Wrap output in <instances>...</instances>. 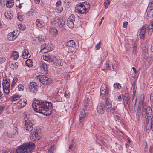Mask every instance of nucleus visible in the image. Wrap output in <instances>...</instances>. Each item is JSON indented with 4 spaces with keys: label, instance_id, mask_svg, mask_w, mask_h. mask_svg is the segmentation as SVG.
Here are the masks:
<instances>
[{
    "label": "nucleus",
    "instance_id": "0e129e2a",
    "mask_svg": "<svg viewBox=\"0 0 153 153\" xmlns=\"http://www.w3.org/2000/svg\"><path fill=\"white\" fill-rule=\"evenodd\" d=\"M3 110V107L2 106L0 105V114L2 113Z\"/></svg>",
    "mask_w": 153,
    "mask_h": 153
},
{
    "label": "nucleus",
    "instance_id": "6ab92c4d",
    "mask_svg": "<svg viewBox=\"0 0 153 153\" xmlns=\"http://www.w3.org/2000/svg\"><path fill=\"white\" fill-rule=\"evenodd\" d=\"M36 26L39 28H42L45 25V22L43 20L39 19L36 20Z\"/></svg>",
    "mask_w": 153,
    "mask_h": 153
},
{
    "label": "nucleus",
    "instance_id": "7ed1b4c3",
    "mask_svg": "<svg viewBox=\"0 0 153 153\" xmlns=\"http://www.w3.org/2000/svg\"><path fill=\"white\" fill-rule=\"evenodd\" d=\"M35 144L30 142L19 146L16 150V153H30L34 149Z\"/></svg>",
    "mask_w": 153,
    "mask_h": 153
},
{
    "label": "nucleus",
    "instance_id": "f03ea898",
    "mask_svg": "<svg viewBox=\"0 0 153 153\" xmlns=\"http://www.w3.org/2000/svg\"><path fill=\"white\" fill-rule=\"evenodd\" d=\"M142 106L143 117L145 118L147 116L146 122V131L149 133L151 130L153 131V121L151 117L152 110L149 107H147L145 103H143Z\"/></svg>",
    "mask_w": 153,
    "mask_h": 153
},
{
    "label": "nucleus",
    "instance_id": "e2e57ef3",
    "mask_svg": "<svg viewBox=\"0 0 153 153\" xmlns=\"http://www.w3.org/2000/svg\"><path fill=\"white\" fill-rule=\"evenodd\" d=\"M153 4V0H150V3H149L148 5L149 7H151L152 6V5Z\"/></svg>",
    "mask_w": 153,
    "mask_h": 153
},
{
    "label": "nucleus",
    "instance_id": "4d7b16f0",
    "mask_svg": "<svg viewBox=\"0 0 153 153\" xmlns=\"http://www.w3.org/2000/svg\"><path fill=\"white\" fill-rule=\"evenodd\" d=\"M61 2L60 0L58 1L56 3V7H59L62 6L61 5Z\"/></svg>",
    "mask_w": 153,
    "mask_h": 153
},
{
    "label": "nucleus",
    "instance_id": "ea45409f",
    "mask_svg": "<svg viewBox=\"0 0 153 153\" xmlns=\"http://www.w3.org/2000/svg\"><path fill=\"white\" fill-rule=\"evenodd\" d=\"M17 18L20 21H22L24 18V16L21 13H18L17 14Z\"/></svg>",
    "mask_w": 153,
    "mask_h": 153
},
{
    "label": "nucleus",
    "instance_id": "b1692460",
    "mask_svg": "<svg viewBox=\"0 0 153 153\" xmlns=\"http://www.w3.org/2000/svg\"><path fill=\"white\" fill-rule=\"evenodd\" d=\"M52 61L55 63V64L58 66H62V62L61 60L60 59H57L56 57H54Z\"/></svg>",
    "mask_w": 153,
    "mask_h": 153
},
{
    "label": "nucleus",
    "instance_id": "37998d69",
    "mask_svg": "<svg viewBox=\"0 0 153 153\" xmlns=\"http://www.w3.org/2000/svg\"><path fill=\"white\" fill-rule=\"evenodd\" d=\"M18 26L19 29L21 30H23L25 28V27L23 24H19Z\"/></svg>",
    "mask_w": 153,
    "mask_h": 153
},
{
    "label": "nucleus",
    "instance_id": "9b49d317",
    "mask_svg": "<svg viewBox=\"0 0 153 153\" xmlns=\"http://www.w3.org/2000/svg\"><path fill=\"white\" fill-rule=\"evenodd\" d=\"M75 17L74 15H71L67 21V26L70 28H73L74 27V22L75 20Z\"/></svg>",
    "mask_w": 153,
    "mask_h": 153
},
{
    "label": "nucleus",
    "instance_id": "1a4fd4ad",
    "mask_svg": "<svg viewBox=\"0 0 153 153\" xmlns=\"http://www.w3.org/2000/svg\"><path fill=\"white\" fill-rule=\"evenodd\" d=\"M100 95L102 99H106L108 94V90L107 88L106 85L105 84H102L101 86L100 90Z\"/></svg>",
    "mask_w": 153,
    "mask_h": 153
},
{
    "label": "nucleus",
    "instance_id": "a211bd4d",
    "mask_svg": "<svg viewBox=\"0 0 153 153\" xmlns=\"http://www.w3.org/2000/svg\"><path fill=\"white\" fill-rule=\"evenodd\" d=\"M48 30L49 33L53 37H55L58 33L57 29L54 27H49Z\"/></svg>",
    "mask_w": 153,
    "mask_h": 153
},
{
    "label": "nucleus",
    "instance_id": "473e14b6",
    "mask_svg": "<svg viewBox=\"0 0 153 153\" xmlns=\"http://www.w3.org/2000/svg\"><path fill=\"white\" fill-rule=\"evenodd\" d=\"M58 22H59V18L57 16H55L51 20V23L52 24H55Z\"/></svg>",
    "mask_w": 153,
    "mask_h": 153
},
{
    "label": "nucleus",
    "instance_id": "c756f323",
    "mask_svg": "<svg viewBox=\"0 0 153 153\" xmlns=\"http://www.w3.org/2000/svg\"><path fill=\"white\" fill-rule=\"evenodd\" d=\"M106 103L107 105V109L112 107V101L109 98L106 99Z\"/></svg>",
    "mask_w": 153,
    "mask_h": 153
},
{
    "label": "nucleus",
    "instance_id": "0eeeda50",
    "mask_svg": "<svg viewBox=\"0 0 153 153\" xmlns=\"http://www.w3.org/2000/svg\"><path fill=\"white\" fill-rule=\"evenodd\" d=\"M36 78L40 82L44 85H47L52 82V79L44 75H39L36 76Z\"/></svg>",
    "mask_w": 153,
    "mask_h": 153
},
{
    "label": "nucleus",
    "instance_id": "69168bd1",
    "mask_svg": "<svg viewBox=\"0 0 153 153\" xmlns=\"http://www.w3.org/2000/svg\"><path fill=\"white\" fill-rule=\"evenodd\" d=\"M4 97L3 94L1 91H0V100L2 99Z\"/></svg>",
    "mask_w": 153,
    "mask_h": 153
},
{
    "label": "nucleus",
    "instance_id": "393cba45",
    "mask_svg": "<svg viewBox=\"0 0 153 153\" xmlns=\"http://www.w3.org/2000/svg\"><path fill=\"white\" fill-rule=\"evenodd\" d=\"M9 66L12 69L16 68L18 66V63L15 62H10L9 63Z\"/></svg>",
    "mask_w": 153,
    "mask_h": 153
},
{
    "label": "nucleus",
    "instance_id": "f704fd0d",
    "mask_svg": "<svg viewBox=\"0 0 153 153\" xmlns=\"http://www.w3.org/2000/svg\"><path fill=\"white\" fill-rule=\"evenodd\" d=\"M65 20L63 19H59L58 24L60 27H62L65 25Z\"/></svg>",
    "mask_w": 153,
    "mask_h": 153
},
{
    "label": "nucleus",
    "instance_id": "4c0bfd02",
    "mask_svg": "<svg viewBox=\"0 0 153 153\" xmlns=\"http://www.w3.org/2000/svg\"><path fill=\"white\" fill-rule=\"evenodd\" d=\"M116 108L114 107H111L107 108V111L108 112H110V114H113L115 112Z\"/></svg>",
    "mask_w": 153,
    "mask_h": 153
},
{
    "label": "nucleus",
    "instance_id": "9d476101",
    "mask_svg": "<svg viewBox=\"0 0 153 153\" xmlns=\"http://www.w3.org/2000/svg\"><path fill=\"white\" fill-rule=\"evenodd\" d=\"M2 85L3 91L6 94H8L10 92V85L7 79H3Z\"/></svg>",
    "mask_w": 153,
    "mask_h": 153
},
{
    "label": "nucleus",
    "instance_id": "3c124183",
    "mask_svg": "<svg viewBox=\"0 0 153 153\" xmlns=\"http://www.w3.org/2000/svg\"><path fill=\"white\" fill-rule=\"evenodd\" d=\"M147 14L149 15V17H151V16H153V9H151L150 11H148Z\"/></svg>",
    "mask_w": 153,
    "mask_h": 153
},
{
    "label": "nucleus",
    "instance_id": "79ce46f5",
    "mask_svg": "<svg viewBox=\"0 0 153 153\" xmlns=\"http://www.w3.org/2000/svg\"><path fill=\"white\" fill-rule=\"evenodd\" d=\"M5 15L6 17L9 19H10L13 17L12 14L10 12L9 13H5Z\"/></svg>",
    "mask_w": 153,
    "mask_h": 153
},
{
    "label": "nucleus",
    "instance_id": "c85d7f7f",
    "mask_svg": "<svg viewBox=\"0 0 153 153\" xmlns=\"http://www.w3.org/2000/svg\"><path fill=\"white\" fill-rule=\"evenodd\" d=\"M143 112L141 111L140 109H137V113L136 114L137 118L138 120H140L142 117H143Z\"/></svg>",
    "mask_w": 153,
    "mask_h": 153
},
{
    "label": "nucleus",
    "instance_id": "cd10ccee",
    "mask_svg": "<svg viewBox=\"0 0 153 153\" xmlns=\"http://www.w3.org/2000/svg\"><path fill=\"white\" fill-rule=\"evenodd\" d=\"M66 45L69 47H74L75 46V43L73 40H70L67 42Z\"/></svg>",
    "mask_w": 153,
    "mask_h": 153
},
{
    "label": "nucleus",
    "instance_id": "c03bdc74",
    "mask_svg": "<svg viewBox=\"0 0 153 153\" xmlns=\"http://www.w3.org/2000/svg\"><path fill=\"white\" fill-rule=\"evenodd\" d=\"M17 80L18 79L17 78L15 77L13 79L11 84V87L13 88L15 84L17 82Z\"/></svg>",
    "mask_w": 153,
    "mask_h": 153
},
{
    "label": "nucleus",
    "instance_id": "052dcab7",
    "mask_svg": "<svg viewBox=\"0 0 153 153\" xmlns=\"http://www.w3.org/2000/svg\"><path fill=\"white\" fill-rule=\"evenodd\" d=\"M110 0H106L105 1L104 4H106V5H108L110 4Z\"/></svg>",
    "mask_w": 153,
    "mask_h": 153
},
{
    "label": "nucleus",
    "instance_id": "dca6fc26",
    "mask_svg": "<svg viewBox=\"0 0 153 153\" xmlns=\"http://www.w3.org/2000/svg\"><path fill=\"white\" fill-rule=\"evenodd\" d=\"M29 86V89L31 91L34 93H36L37 91V85L36 83L34 82H30Z\"/></svg>",
    "mask_w": 153,
    "mask_h": 153
},
{
    "label": "nucleus",
    "instance_id": "09e8293b",
    "mask_svg": "<svg viewBox=\"0 0 153 153\" xmlns=\"http://www.w3.org/2000/svg\"><path fill=\"white\" fill-rule=\"evenodd\" d=\"M28 13L29 16H32L34 15L35 13L33 10H31L28 12Z\"/></svg>",
    "mask_w": 153,
    "mask_h": 153
},
{
    "label": "nucleus",
    "instance_id": "e433bc0d",
    "mask_svg": "<svg viewBox=\"0 0 153 153\" xmlns=\"http://www.w3.org/2000/svg\"><path fill=\"white\" fill-rule=\"evenodd\" d=\"M18 134V129L16 127H14L11 131L12 135H15Z\"/></svg>",
    "mask_w": 153,
    "mask_h": 153
},
{
    "label": "nucleus",
    "instance_id": "a19ab883",
    "mask_svg": "<svg viewBox=\"0 0 153 153\" xmlns=\"http://www.w3.org/2000/svg\"><path fill=\"white\" fill-rule=\"evenodd\" d=\"M69 149L73 152H74L76 150V148L74 144H72L69 146Z\"/></svg>",
    "mask_w": 153,
    "mask_h": 153
},
{
    "label": "nucleus",
    "instance_id": "423d86ee",
    "mask_svg": "<svg viewBox=\"0 0 153 153\" xmlns=\"http://www.w3.org/2000/svg\"><path fill=\"white\" fill-rule=\"evenodd\" d=\"M30 120L29 114L28 113H25L24 117V120L25 122V128L26 130L30 131L33 129V124Z\"/></svg>",
    "mask_w": 153,
    "mask_h": 153
},
{
    "label": "nucleus",
    "instance_id": "20e7f679",
    "mask_svg": "<svg viewBox=\"0 0 153 153\" xmlns=\"http://www.w3.org/2000/svg\"><path fill=\"white\" fill-rule=\"evenodd\" d=\"M146 29H148L149 34H151L153 31V20L152 19L150 21V25H145L141 29H139L138 30L137 34L140 35V38L143 40H144V37Z\"/></svg>",
    "mask_w": 153,
    "mask_h": 153
},
{
    "label": "nucleus",
    "instance_id": "c9c22d12",
    "mask_svg": "<svg viewBox=\"0 0 153 153\" xmlns=\"http://www.w3.org/2000/svg\"><path fill=\"white\" fill-rule=\"evenodd\" d=\"M25 64L26 66L31 67L33 66V62L32 60L30 59H28L26 60L25 62Z\"/></svg>",
    "mask_w": 153,
    "mask_h": 153
},
{
    "label": "nucleus",
    "instance_id": "4be33fe9",
    "mask_svg": "<svg viewBox=\"0 0 153 153\" xmlns=\"http://www.w3.org/2000/svg\"><path fill=\"white\" fill-rule=\"evenodd\" d=\"M43 57L44 60L49 62H52L54 57L53 56L46 55H43Z\"/></svg>",
    "mask_w": 153,
    "mask_h": 153
},
{
    "label": "nucleus",
    "instance_id": "a18cd8bd",
    "mask_svg": "<svg viewBox=\"0 0 153 153\" xmlns=\"http://www.w3.org/2000/svg\"><path fill=\"white\" fill-rule=\"evenodd\" d=\"M6 60L5 58L3 56L0 55V63H3Z\"/></svg>",
    "mask_w": 153,
    "mask_h": 153
},
{
    "label": "nucleus",
    "instance_id": "2eb2a0df",
    "mask_svg": "<svg viewBox=\"0 0 153 153\" xmlns=\"http://www.w3.org/2000/svg\"><path fill=\"white\" fill-rule=\"evenodd\" d=\"M27 103L26 99L24 98L20 99L17 103L16 105L19 108H21L25 106Z\"/></svg>",
    "mask_w": 153,
    "mask_h": 153
},
{
    "label": "nucleus",
    "instance_id": "338daca9",
    "mask_svg": "<svg viewBox=\"0 0 153 153\" xmlns=\"http://www.w3.org/2000/svg\"><path fill=\"white\" fill-rule=\"evenodd\" d=\"M35 3L36 4H39L40 2V0H34Z\"/></svg>",
    "mask_w": 153,
    "mask_h": 153
},
{
    "label": "nucleus",
    "instance_id": "5701e85b",
    "mask_svg": "<svg viewBox=\"0 0 153 153\" xmlns=\"http://www.w3.org/2000/svg\"><path fill=\"white\" fill-rule=\"evenodd\" d=\"M21 95L19 94L16 93L12 96L10 98V100L12 101H16L19 99Z\"/></svg>",
    "mask_w": 153,
    "mask_h": 153
},
{
    "label": "nucleus",
    "instance_id": "4468645a",
    "mask_svg": "<svg viewBox=\"0 0 153 153\" xmlns=\"http://www.w3.org/2000/svg\"><path fill=\"white\" fill-rule=\"evenodd\" d=\"M18 35L16 33L13 31L9 33L7 36V38L8 40L12 41L15 40L17 36Z\"/></svg>",
    "mask_w": 153,
    "mask_h": 153
},
{
    "label": "nucleus",
    "instance_id": "412c9836",
    "mask_svg": "<svg viewBox=\"0 0 153 153\" xmlns=\"http://www.w3.org/2000/svg\"><path fill=\"white\" fill-rule=\"evenodd\" d=\"M22 56L23 58L26 59L27 58H30L31 55L29 53L28 51L27 50L25 49L23 51L22 54Z\"/></svg>",
    "mask_w": 153,
    "mask_h": 153
},
{
    "label": "nucleus",
    "instance_id": "7c9ffc66",
    "mask_svg": "<svg viewBox=\"0 0 153 153\" xmlns=\"http://www.w3.org/2000/svg\"><path fill=\"white\" fill-rule=\"evenodd\" d=\"M56 150V147L54 144L52 145L48 151V153H54V151Z\"/></svg>",
    "mask_w": 153,
    "mask_h": 153
},
{
    "label": "nucleus",
    "instance_id": "39448f33",
    "mask_svg": "<svg viewBox=\"0 0 153 153\" xmlns=\"http://www.w3.org/2000/svg\"><path fill=\"white\" fill-rule=\"evenodd\" d=\"M89 7V4L87 2H84L77 4L76 7L75 9L78 13L83 14L86 13Z\"/></svg>",
    "mask_w": 153,
    "mask_h": 153
},
{
    "label": "nucleus",
    "instance_id": "bb28decb",
    "mask_svg": "<svg viewBox=\"0 0 153 153\" xmlns=\"http://www.w3.org/2000/svg\"><path fill=\"white\" fill-rule=\"evenodd\" d=\"M11 57L14 60L17 59L19 57L18 53L15 51H13L11 55Z\"/></svg>",
    "mask_w": 153,
    "mask_h": 153
},
{
    "label": "nucleus",
    "instance_id": "72a5a7b5",
    "mask_svg": "<svg viewBox=\"0 0 153 153\" xmlns=\"http://www.w3.org/2000/svg\"><path fill=\"white\" fill-rule=\"evenodd\" d=\"M105 69H103L104 71L105 69L107 70H111L113 69V66L112 65H110L108 62H107L105 64Z\"/></svg>",
    "mask_w": 153,
    "mask_h": 153
},
{
    "label": "nucleus",
    "instance_id": "ddd939ff",
    "mask_svg": "<svg viewBox=\"0 0 153 153\" xmlns=\"http://www.w3.org/2000/svg\"><path fill=\"white\" fill-rule=\"evenodd\" d=\"M97 111L100 114H102L104 113L105 109L104 104L101 103H99L97 107Z\"/></svg>",
    "mask_w": 153,
    "mask_h": 153
},
{
    "label": "nucleus",
    "instance_id": "6e6552de",
    "mask_svg": "<svg viewBox=\"0 0 153 153\" xmlns=\"http://www.w3.org/2000/svg\"><path fill=\"white\" fill-rule=\"evenodd\" d=\"M33 133L30 136V138L32 140H36L39 139L42 136L41 130L39 127H36L34 128Z\"/></svg>",
    "mask_w": 153,
    "mask_h": 153
},
{
    "label": "nucleus",
    "instance_id": "a878e982",
    "mask_svg": "<svg viewBox=\"0 0 153 153\" xmlns=\"http://www.w3.org/2000/svg\"><path fill=\"white\" fill-rule=\"evenodd\" d=\"M6 6L9 8L12 7L14 5V1L13 0H7Z\"/></svg>",
    "mask_w": 153,
    "mask_h": 153
},
{
    "label": "nucleus",
    "instance_id": "f8f14e48",
    "mask_svg": "<svg viewBox=\"0 0 153 153\" xmlns=\"http://www.w3.org/2000/svg\"><path fill=\"white\" fill-rule=\"evenodd\" d=\"M51 50L49 45L45 43L42 44L41 46V52L43 53L50 51Z\"/></svg>",
    "mask_w": 153,
    "mask_h": 153
},
{
    "label": "nucleus",
    "instance_id": "49530a36",
    "mask_svg": "<svg viewBox=\"0 0 153 153\" xmlns=\"http://www.w3.org/2000/svg\"><path fill=\"white\" fill-rule=\"evenodd\" d=\"M45 39V36L41 35H39L38 38V40L40 41H44Z\"/></svg>",
    "mask_w": 153,
    "mask_h": 153
},
{
    "label": "nucleus",
    "instance_id": "58836bf2",
    "mask_svg": "<svg viewBox=\"0 0 153 153\" xmlns=\"http://www.w3.org/2000/svg\"><path fill=\"white\" fill-rule=\"evenodd\" d=\"M107 55V53L106 51L104 52L101 54V59L102 60L105 59Z\"/></svg>",
    "mask_w": 153,
    "mask_h": 153
},
{
    "label": "nucleus",
    "instance_id": "8fccbe9b",
    "mask_svg": "<svg viewBox=\"0 0 153 153\" xmlns=\"http://www.w3.org/2000/svg\"><path fill=\"white\" fill-rule=\"evenodd\" d=\"M83 106L84 107L83 109L84 108V110L86 109V107L88 105V101L87 100H85L83 102Z\"/></svg>",
    "mask_w": 153,
    "mask_h": 153
},
{
    "label": "nucleus",
    "instance_id": "6e6d98bb",
    "mask_svg": "<svg viewBox=\"0 0 153 153\" xmlns=\"http://www.w3.org/2000/svg\"><path fill=\"white\" fill-rule=\"evenodd\" d=\"M4 153H14V152L12 150L8 149L6 150Z\"/></svg>",
    "mask_w": 153,
    "mask_h": 153
},
{
    "label": "nucleus",
    "instance_id": "13d9d810",
    "mask_svg": "<svg viewBox=\"0 0 153 153\" xmlns=\"http://www.w3.org/2000/svg\"><path fill=\"white\" fill-rule=\"evenodd\" d=\"M128 22L127 21H125L123 22V27L124 28H126L127 27V25L128 24Z\"/></svg>",
    "mask_w": 153,
    "mask_h": 153
},
{
    "label": "nucleus",
    "instance_id": "de8ad7c7",
    "mask_svg": "<svg viewBox=\"0 0 153 153\" xmlns=\"http://www.w3.org/2000/svg\"><path fill=\"white\" fill-rule=\"evenodd\" d=\"M56 9L57 10V12L58 13H61L63 10V8L62 6H61L58 7H56Z\"/></svg>",
    "mask_w": 153,
    "mask_h": 153
},
{
    "label": "nucleus",
    "instance_id": "5fc2aeb1",
    "mask_svg": "<svg viewBox=\"0 0 153 153\" xmlns=\"http://www.w3.org/2000/svg\"><path fill=\"white\" fill-rule=\"evenodd\" d=\"M64 94V96L66 98H68L70 97V94L68 91H65Z\"/></svg>",
    "mask_w": 153,
    "mask_h": 153
},
{
    "label": "nucleus",
    "instance_id": "f257e3e1",
    "mask_svg": "<svg viewBox=\"0 0 153 153\" xmlns=\"http://www.w3.org/2000/svg\"><path fill=\"white\" fill-rule=\"evenodd\" d=\"M33 107L35 111L45 115H49L51 113L52 104L51 102L34 101L32 104Z\"/></svg>",
    "mask_w": 153,
    "mask_h": 153
},
{
    "label": "nucleus",
    "instance_id": "603ef678",
    "mask_svg": "<svg viewBox=\"0 0 153 153\" xmlns=\"http://www.w3.org/2000/svg\"><path fill=\"white\" fill-rule=\"evenodd\" d=\"M114 87L117 88H121V86L120 85V84L118 83H116L114 84Z\"/></svg>",
    "mask_w": 153,
    "mask_h": 153
},
{
    "label": "nucleus",
    "instance_id": "680f3d73",
    "mask_svg": "<svg viewBox=\"0 0 153 153\" xmlns=\"http://www.w3.org/2000/svg\"><path fill=\"white\" fill-rule=\"evenodd\" d=\"M129 99L127 98V99L126 100V104H127L128 107H129L130 102L129 101Z\"/></svg>",
    "mask_w": 153,
    "mask_h": 153
},
{
    "label": "nucleus",
    "instance_id": "f3484780",
    "mask_svg": "<svg viewBox=\"0 0 153 153\" xmlns=\"http://www.w3.org/2000/svg\"><path fill=\"white\" fill-rule=\"evenodd\" d=\"M40 67L41 71L43 73L46 74L47 72L48 68L46 63L42 62L40 64Z\"/></svg>",
    "mask_w": 153,
    "mask_h": 153
},
{
    "label": "nucleus",
    "instance_id": "774afa93",
    "mask_svg": "<svg viewBox=\"0 0 153 153\" xmlns=\"http://www.w3.org/2000/svg\"><path fill=\"white\" fill-rule=\"evenodd\" d=\"M150 50L151 51L153 52V43L152 44Z\"/></svg>",
    "mask_w": 153,
    "mask_h": 153
},
{
    "label": "nucleus",
    "instance_id": "bf43d9fd",
    "mask_svg": "<svg viewBox=\"0 0 153 153\" xmlns=\"http://www.w3.org/2000/svg\"><path fill=\"white\" fill-rule=\"evenodd\" d=\"M100 42L97 44V45L95 47V48H96L97 50H98L100 48Z\"/></svg>",
    "mask_w": 153,
    "mask_h": 153
},
{
    "label": "nucleus",
    "instance_id": "864d4df0",
    "mask_svg": "<svg viewBox=\"0 0 153 153\" xmlns=\"http://www.w3.org/2000/svg\"><path fill=\"white\" fill-rule=\"evenodd\" d=\"M18 89L19 91H22L24 89L23 86L21 84L19 85L18 87Z\"/></svg>",
    "mask_w": 153,
    "mask_h": 153
},
{
    "label": "nucleus",
    "instance_id": "aec40b11",
    "mask_svg": "<svg viewBox=\"0 0 153 153\" xmlns=\"http://www.w3.org/2000/svg\"><path fill=\"white\" fill-rule=\"evenodd\" d=\"M85 113L84 108V109H82L80 112V114L79 118V120L80 122H82L85 119Z\"/></svg>",
    "mask_w": 153,
    "mask_h": 153
},
{
    "label": "nucleus",
    "instance_id": "2f4dec72",
    "mask_svg": "<svg viewBox=\"0 0 153 153\" xmlns=\"http://www.w3.org/2000/svg\"><path fill=\"white\" fill-rule=\"evenodd\" d=\"M142 56L143 57L146 59H147L148 58V54L147 50L146 49L143 50L142 51Z\"/></svg>",
    "mask_w": 153,
    "mask_h": 153
}]
</instances>
